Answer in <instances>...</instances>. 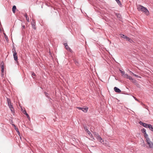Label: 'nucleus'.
I'll list each match as a JSON object with an SVG mask.
<instances>
[{
  "label": "nucleus",
  "mask_w": 153,
  "mask_h": 153,
  "mask_svg": "<svg viewBox=\"0 0 153 153\" xmlns=\"http://www.w3.org/2000/svg\"><path fill=\"white\" fill-rule=\"evenodd\" d=\"M137 7V9L139 11H141L147 15H148L149 14V11L146 8L140 5H138Z\"/></svg>",
  "instance_id": "f257e3e1"
},
{
  "label": "nucleus",
  "mask_w": 153,
  "mask_h": 153,
  "mask_svg": "<svg viewBox=\"0 0 153 153\" xmlns=\"http://www.w3.org/2000/svg\"><path fill=\"white\" fill-rule=\"evenodd\" d=\"M146 141L149 147L150 148H153V138L152 140H151L149 137L148 138H147Z\"/></svg>",
  "instance_id": "f03ea898"
},
{
  "label": "nucleus",
  "mask_w": 153,
  "mask_h": 153,
  "mask_svg": "<svg viewBox=\"0 0 153 153\" xmlns=\"http://www.w3.org/2000/svg\"><path fill=\"white\" fill-rule=\"evenodd\" d=\"M12 51L13 53V56L14 59L16 61L17 60L18 57L17 56V53L16 52L15 49L14 48H13L12 49Z\"/></svg>",
  "instance_id": "7ed1b4c3"
},
{
  "label": "nucleus",
  "mask_w": 153,
  "mask_h": 153,
  "mask_svg": "<svg viewBox=\"0 0 153 153\" xmlns=\"http://www.w3.org/2000/svg\"><path fill=\"white\" fill-rule=\"evenodd\" d=\"M7 101L8 104V105L9 108H10V109L12 111V112H14V110L12 104L11 102L10 101V100L9 98L7 99Z\"/></svg>",
  "instance_id": "20e7f679"
},
{
  "label": "nucleus",
  "mask_w": 153,
  "mask_h": 153,
  "mask_svg": "<svg viewBox=\"0 0 153 153\" xmlns=\"http://www.w3.org/2000/svg\"><path fill=\"white\" fill-rule=\"evenodd\" d=\"M95 137L97 139V140L101 143H102L104 141L102 140V138L100 137L99 135L96 133H95L94 134Z\"/></svg>",
  "instance_id": "39448f33"
},
{
  "label": "nucleus",
  "mask_w": 153,
  "mask_h": 153,
  "mask_svg": "<svg viewBox=\"0 0 153 153\" xmlns=\"http://www.w3.org/2000/svg\"><path fill=\"white\" fill-rule=\"evenodd\" d=\"M141 131L144 134V136L146 140L147 138L149 137L148 134L146 133V129L145 128H143L141 130Z\"/></svg>",
  "instance_id": "423d86ee"
},
{
  "label": "nucleus",
  "mask_w": 153,
  "mask_h": 153,
  "mask_svg": "<svg viewBox=\"0 0 153 153\" xmlns=\"http://www.w3.org/2000/svg\"><path fill=\"white\" fill-rule=\"evenodd\" d=\"M31 25L32 27L35 30L36 29V27L35 26V22L34 20H33L32 22L31 23Z\"/></svg>",
  "instance_id": "0eeeda50"
},
{
  "label": "nucleus",
  "mask_w": 153,
  "mask_h": 153,
  "mask_svg": "<svg viewBox=\"0 0 153 153\" xmlns=\"http://www.w3.org/2000/svg\"><path fill=\"white\" fill-rule=\"evenodd\" d=\"M140 124L142 125L144 127L146 128H148L149 126V124L145 123H143L141 122H140Z\"/></svg>",
  "instance_id": "6e6552de"
},
{
  "label": "nucleus",
  "mask_w": 153,
  "mask_h": 153,
  "mask_svg": "<svg viewBox=\"0 0 153 153\" xmlns=\"http://www.w3.org/2000/svg\"><path fill=\"white\" fill-rule=\"evenodd\" d=\"M64 45H65V48L68 51H72L71 50L68 46L67 43H65L64 44Z\"/></svg>",
  "instance_id": "1a4fd4ad"
},
{
  "label": "nucleus",
  "mask_w": 153,
  "mask_h": 153,
  "mask_svg": "<svg viewBox=\"0 0 153 153\" xmlns=\"http://www.w3.org/2000/svg\"><path fill=\"white\" fill-rule=\"evenodd\" d=\"M114 90L117 93H120L121 92V91L117 87H115L114 88Z\"/></svg>",
  "instance_id": "9d476101"
},
{
  "label": "nucleus",
  "mask_w": 153,
  "mask_h": 153,
  "mask_svg": "<svg viewBox=\"0 0 153 153\" xmlns=\"http://www.w3.org/2000/svg\"><path fill=\"white\" fill-rule=\"evenodd\" d=\"M1 71L2 73L4 72V63L3 62H1Z\"/></svg>",
  "instance_id": "9b49d317"
},
{
  "label": "nucleus",
  "mask_w": 153,
  "mask_h": 153,
  "mask_svg": "<svg viewBox=\"0 0 153 153\" xmlns=\"http://www.w3.org/2000/svg\"><path fill=\"white\" fill-rule=\"evenodd\" d=\"M87 133L89 135V136L90 137L91 139L94 140V139L93 137V136L92 134L89 131H88Z\"/></svg>",
  "instance_id": "f8f14e48"
},
{
  "label": "nucleus",
  "mask_w": 153,
  "mask_h": 153,
  "mask_svg": "<svg viewBox=\"0 0 153 153\" xmlns=\"http://www.w3.org/2000/svg\"><path fill=\"white\" fill-rule=\"evenodd\" d=\"M121 36L120 37L123 38L124 39H125L126 40H127V39H128V37L127 36H125L123 34H121L120 35Z\"/></svg>",
  "instance_id": "ddd939ff"
},
{
  "label": "nucleus",
  "mask_w": 153,
  "mask_h": 153,
  "mask_svg": "<svg viewBox=\"0 0 153 153\" xmlns=\"http://www.w3.org/2000/svg\"><path fill=\"white\" fill-rule=\"evenodd\" d=\"M88 108H82V111L84 112H87L88 111Z\"/></svg>",
  "instance_id": "4468645a"
},
{
  "label": "nucleus",
  "mask_w": 153,
  "mask_h": 153,
  "mask_svg": "<svg viewBox=\"0 0 153 153\" xmlns=\"http://www.w3.org/2000/svg\"><path fill=\"white\" fill-rule=\"evenodd\" d=\"M16 9V7L15 5H14L12 8V11L13 13H15V10Z\"/></svg>",
  "instance_id": "2eb2a0df"
},
{
  "label": "nucleus",
  "mask_w": 153,
  "mask_h": 153,
  "mask_svg": "<svg viewBox=\"0 0 153 153\" xmlns=\"http://www.w3.org/2000/svg\"><path fill=\"white\" fill-rule=\"evenodd\" d=\"M148 128H149L150 130L153 131V127L152 125L149 124Z\"/></svg>",
  "instance_id": "dca6fc26"
},
{
  "label": "nucleus",
  "mask_w": 153,
  "mask_h": 153,
  "mask_svg": "<svg viewBox=\"0 0 153 153\" xmlns=\"http://www.w3.org/2000/svg\"><path fill=\"white\" fill-rule=\"evenodd\" d=\"M23 114L26 115L27 118H29V116L27 113L26 112V111L25 110L23 112Z\"/></svg>",
  "instance_id": "f3484780"
},
{
  "label": "nucleus",
  "mask_w": 153,
  "mask_h": 153,
  "mask_svg": "<svg viewBox=\"0 0 153 153\" xmlns=\"http://www.w3.org/2000/svg\"><path fill=\"white\" fill-rule=\"evenodd\" d=\"M25 16L26 17V20L28 22H29V17L27 16V14H25Z\"/></svg>",
  "instance_id": "a211bd4d"
},
{
  "label": "nucleus",
  "mask_w": 153,
  "mask_h": 153,
  "mask_svg": "<svg viewBox=\"0 0 153 153\" xmlns=\"http://www.w3.org/2000/svg\"><path fill=\"white\" fill-rule=\"evenodd\" d=\"M130 73H132V74L134 76H135V77H137V78H140V77L137 75L134 74L133 72H132L131 71H130Z\"/></svg>",
  "instance_id": "6ab92c4d"
},
{
  "label": "nucleus",
  "mask_w": 153,
  "mask_h": 153,
  "mask_svg": "<svg viewBox=\"0 0 153 153\" xmlns=\"http://www.w3.org/2000/svg\"><path fill=\"white\" fill-rule=\"evenodd\" d=\"M127 41H128L131 43H133L134 42L131 39H130L128 38V39H127Z\"/></svg>",
  "instance_id": "aec40b11"
},
{
  "label": "nucleus",
  "mask_w": 153,
  "mask_h": 153,
  "mask_svg": "<svg viewBox=\"0 0 153 153\" xmlns=\"http://www.w3.org/2000/svg\"><path fill=\"white\" fill-rule=\"evenodd\" d=\"M117 3L118 4L120 5H122L121 3L120 2V1L119 0H115Z\"/></svg>",
  "instance_id": "412c9836"
},
{
  "label": "nucleus",
  "mask_w": 153,
  "mask_h": 153,
  "mask_svg": "<svg viewBox=\"0 0 153 153\" xmlns=\"http://www.w3.org/2000/svg\"><path fill=\"white\" fill-rule=\"evenodd\" d=\"M128 79H129L130 80H131L132 81L134 80V79L132 78L130 76H128Z\"/></svg>",
  "instance_id": "4be33fe9"
},
{
  "label": "nucleus",
  "mask_w": 153,
  "mask_h": 153,
  "mask_svg": "<svg viewBox=\"0 0 153 153\" xmlns=\"http://www.w3.org/2000/svg\"><path fill=\"white\" fill-rule=\"evenodd\" d=\"M120 71L121 74H122V76H123V75H124L125 74V72L121 70H120Z\"/></svg>",
  "instance_id": "5701e85b"
},
{
  "label": "nucleus",
  "mask_w": 153,
  "mask_h": 153,
  "mask_svg": "<svg viewBox=\"0 0 153 153\" xmlns=\"http://www.w3.org/2000/svg\"><path fill=\"white\" fill-rule=\"evenodd\" d=\"M128 76L127 74H125L124 75H123V77L124 78H126L128 79Z\"/></svg>",
  "instance_id": "b1692460"
},
{
  "label": "nucleus",
  "mask_w": 153,
  "mask_h": 153,
  "mask_svg": "<svg viewBox=\"0 0 153 153\" xmlns=\"http://www.w3.org/2000/svg\"><path fill=\"white\" fill-rule=\"evenodd\" d=\"M31 75H32V76H36V74H35L33 72H31Z\"/></svg>",
  "instance_id": "393cba45"
},
{
  "label": "nucleus",
  "mask_w": 153,
  "mask_h": 153,
  "mask_svg": "<svg viewBox=\"0 0 153 153\" xmlns=\"http://www.w3.org/2000/svg\"><path fill=\"white\" fill-rule=\"evenodd\" d=\"M142 141L143 142V144H142V146H145V144L144 143V141H143V140H142Z\"/></svg>",
  "instance_id": "a878e982"
},
{
  "label": "nucleus",
  "mask_w": 153,
  "mask_h": 153,
  "mask_svg": "<svg viewBox=\"0 0 153 153\" xmlns=\"http://www.w3.org/2000/svg\"><path fill=\"white\" fill-rule=\"evenodd\" d=\"M85 131L87 132L88 131H89L86 128H85Z\"/></svg>",
  "instance_id": "bb28decb"
},
{
  "label": "nucleus",
  "mask_w": 153,
  "mask_h": 153,
  "mask_svg": "<svg viewBox=\"0 0 153 153\" xmlns=\"http://www.w3.org/2000/svg\"><path fill=\"white\" fill-rule=\"evenodd\" d=\"M45 96L47 97H48V94L46 92H45Z\"/></svg>",
  "instance_id": "cd10ccee"
},
{
  "label": "nucleus",
  "mask_w": 153,
  "mask_h": 153,
  "mask_svg": "<svg viewBox=\"0 0 153 153\" xmlns=\"http://www.w3.org/2000/svg\"><path fill=\"white\" fill-rule=\"evenodd\" d=\"M77 108L79 109V110H82V108H81V107H78Z\"/></svg>",
  "instance_id": "c85d7f7f"
},
{
  "label": "nucleus",
  "mask_w": 153,
  "mask_h": 153,
  "mask_svg": "<svg viewBox=\"0 0 153 153\" xmlns=\"http://www.w3.org/2000/svg\"><path fill=\"white\" fill-rule=\"evenodd\" d=\"M22 27L23 29H25V26L24 25H22Z\"/></svg>",
  "instance_id": "c756f323"
},
{
  "label": "nucleus",
  "mask_w": 153,
  "mask_h": 153,
  "mask_svg": "<svg viewBox=\"0 0 153 153\" xmlns=\"http://www.w3.org/2000/svg\"><path fill=\"white\" fill-rule=\"evenodd\" d=\"M117 17L119 18H120V17H121V15H120L118 14L117 15Z\"/></svg>",
  "instance_id": "7c9ffc66"
},
{
  "label": "nucleus",
  "mask_w": 153,
  "mask_h": 153,
  "mask_svg": "<svg viewBox=\"0 0 153 153\" xmlns=\"http://www.w3.org/2000/svg\"><path fill=\"white\" fill-rule=\"evenodd\" d=\"M134 99L137 101H138V100H137V99L136 97H134Z\"/></svg>",
  "instance_id": "2f4dec72"
},
{
  "label": "nucleus",
  "mask_w": 153,
  "mask_h": 153,
  "mask_svg": "<svg viewBox=\"0 0 153 153\" xmlns=\"http://www.w3.org/2000/svg\"><path fill=\"white\" fill-rule=\"evenodd\" d=\"M17 132L19 135L20 134L19 131H18Z\"/></svg>",
  "instance_id": "473e14b6"
},
{
  "label": "nucleus",
  "mask_w": 153,
  "mask_h": 153,
  "mask_svg": "<svg viewBox=\"0 0 153 153\" xmlns=\"http://www.w3.org/2000/svg\"><path fill=\"white\" fill-rule=\"evenodd\" d=\"M131 73V74H132V73Z\"/></svg>",
  "instance_id": "72a5a7b5"
}]
</instances>
